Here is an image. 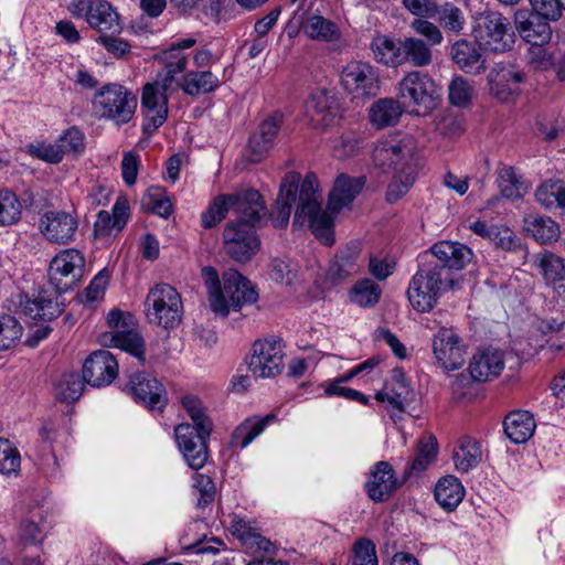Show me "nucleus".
Returning <instances> with one entry per match:
<instances>
[{
  "label": "nucleus",
  "instance_id": "12",
  "mask_svg": "<svg viewBox=\"0 0 565 565\" xmlns=\"http://www.w3.org/2000/svg\"><path fill=\"white\" fill-rule=\"evenodd\" d=\"M284 356L281 340H257L254 342L250 354L246 360L247 367L255 377H275L284 369Z\"/></svg>",
  "mask_w": 565,
  "mask_h": 565
},
{
  "label": "nucleus",
  "instance_id": "47",
  "mask_svg": "<svg viewBox=\"0 0 565 565\" xmlns=\"http://www.w3.org/2000/svg\"><path fill=\"white\" fill-rule=\"evenodd\" d=\"M164 60V75L161 79L163 90H169L173 83L178 84V75L184 74L186 71L189 61L188 56L183 52L167 49L163 52Z\"/></svg>",
  "mask_w": 565,
  "mask_h": 565
},
{
  "label": "nucleus",
  "instance_id": "4",
  "mask_svg": "<svg viewBox=\"0 0 565 565\" xmlns=\"http://www.w3.org/2000/svg\"><path fill=\"white\" fill-rule=\"evenodd\" d=\"M201 275L207 290L211 310L223 318L231 311H239L244 306L256 302L258 298L252 282L235 269L226 270L222 282L214 267H203Z\"/></svg>",
  "mask_w": 565,
  "mask_h": 565
},
{
  "label": "nucleus",
  "instance_id": "21",
  "mask_svg": "<svg viewBox=\"0 0 565 565\" xmlns=\"http://www.w3.org/2000/svg\"><path fill=\"white\" fill-rule=\"evenodd\" d=\"M281 122L282 115L280 113H274L269 115L249 137L247 148V160L249 162H259L271 149Z\"/></svg>",
  "mask_w": 565,
  "mask_h": 565
},
{
  "label": "nucleus",
  "instance_id": "32",
  "mask_svg": "<svg viewBox=\"0 0 565 565\" xmlns=\"http://www.w3.org/2000/svg\"><path fill=\"white\" fill-rule=\"evenodd\" d=\"M87 22L100 34H118L121 31L118 13L110 3L104 0L92 1L89 12H87Z\"/></svg>",
  "mask_w": 565,
  "mask_h": 565
},
{
  "label": "nucleus",
  "instance_id": "36",
  "mask_svg": "<svg viewBox=\"0 0 565 565\" xmlns=\"http://www.w3.org/2000/svg\"><path fill=\"white\" fill-rule=\"evenodd\" d=\"M405 108L394 98H381L370 108V121L376 128L394 126L398 122Z\"/></svg>",
  "mask_w": 565,
  "mask_h": 565
},
{
  "label": "nucleus",
  "instance_id": "27",
  "mask_svg": "<svg viewBox=\"0 0 565 565\" xmlns=\"http://www.w3.org/2000/svg\"><path fill=\"white\" fill-rule=\"evenodd\" d=\"M523 74L512 66H500L489 74L491 94L500 102H510L518 92Z\"/></svg>",
  "mask_w": 565,
  "mask_h": 565
},
{
  "label": "nucleus",
  "instance_id": "10",
  "mask_svg": "<svg viewBox=\"0 0 565 565\" xmlns=\"http://www.w3.org/2000/svg\"><path fill=\"white\" fill-rule=\"evenodd\" d=\"M85 258L78 249L61 250L50 263L49 279L57 294L73 289L83 278Z\"/></svg>",
  "mask_w": 565,
  "mask_h": 565
},
{
  "label": "nucleus",
  "instance_id": "55",
  "mask_svg": "<svg viewBox=\"0 0 565 565\" xmlns=\"http://www.w3.org/2000/svg\"><path fill=\"white\" fill-rule=\"evenodd\" d=\"M22 335V326L12 316L0 318V350L10 349Z\"/></svg>",
  "mask_w": 565,
  "mask_h": 565
},
{
  "label": "nucleus",
  "instance_id": "48",
  "mask_svg": "<svg viewBox=\"0 0 565 565\" xmlns=\"http://www.w3.org/2000/svg\"><path fill=\"white\" fill-rule=\"evenodd\" d=\"M382 295L381 287L372 279L364 278L354 284L350 290V300L362 308L374 307Z\"/></svg>",
  "mask_w": 565,
  "mask_h": 565
},
{
  "label": "nucleus",
  "instance_id": "58",
  "mask_svg": "<svg viewBox=\"0 0 565 565\" xmlns=\"http://www.w3.org/2000/svg\"><path fill=\"white\" fill-rule=\"evenodd\" d=\"M351 565H379L375 545L367 539H360L353 546Z\"/></svg>",
  "mask_w": 565,
  "mask_h": 565
},
{
  "label": "nucleus",
  "instance_id": "1",
  "mask_svg": "<svg viewBox=\"0 0 565 565\" xmlns=\"http://www.w3.org/2000/svg\"><path fill=\"white\" fill-rule=\"evenodd\" d=\"M364 184V177L340 174L329 194L328 206L323 210L318 178L312 172L307 173L301 182L294 226L308 223L317 239L324 245H332L334 243L333 220L335 214L355 199Z\"/></svg>",
  "mask_w": 565,
  "mask_h": 565
},
{
  "label": "nucleus",
  "instance_id": "2",
  "mask_svg": "<svg viewBox=\"0 0 565 565\" xmlns=\"http://www.w3.org/2000/svg\"><path fill=\"white\" fill-rule=\"evenodd\" d=\"M433 259L420 265L411 279L407 297L418 312H429L439 297L455 285L454 271L461 270L472 257L471 249L458 242L441 241L430 247Z\"/></svg>",
  "mask_w": 565,
  "mask_h": 565
},
{
  "label": "nucleus",
  "instance_id": "53",
  "mask_svg": "<svg viewBox=\"0 0 565 565\" xmlns=\"http://www.w3.org/2000/svg\"><path fill=\"white\" fill-rule=\"evenodd\" d=\"M475 94V87L472 82L463 78L462 76H456L451 79L448 85V98L451 105L457 107H467Z\"/></svg>",
  "mask_w": 565,
  "mask_h": 565
},
{
  "label": "nucleus",
  "instance_id": "14",
  "mask_svg": "<svg viewBox=\"0 0 565 565\" xmlns=\"http://www.w3.org/2000/svg\"><path fill=\"white\" fill-rule=\"evenodd\" d=\"M168 90L161 83H147L142 88L141 110L143 114L142 131L152 135L168 118Z\"/></svg>",
  "mask_w": 565,
  "mask_h": 565
},
{
  "label": "nucleus",
  "instance_id": "31",
  "mask_svg": "<svg viewBox=\"0 0 565 565\" xmlns=\"http://www.w3.org/2000/svg\"><path fill=\"white\" fill-rule=\"evenodd\" d=\"M358 247H349L335 255L326 271V280L335 286L360 270Z\"/></svg>",
  "mask_w": 565,
  "mask_h": 565
},
{
  "label": "nucleus",
  "instance_id": "50",
  "mask_svg": "<svg viewBox=\"0 0 565 565\" xmlns=\"http://www.w3.org/2000/svg\"><path fill=\"white\" fill-rule=\"evenodd\" d=\"M84 382L77 373L63 374L55 385L56 399L64 403L77 401L83 394Z\"/></svg>",
  "mask_w": 565,
  "mask_h": 565
},
{
  "label": "nucleus",
  "instance_id": "61",
  "mask_svg": "<svg viewBox=\"0 0 565 565\" xmlns=\"http://www.w3.org/2000/svg\"><path fill=\"white\" fill-rule=\"evenodd\" d=\"M28 153L49 163H60L63 160L62 150L57 143L36 142L26 146Z\"/></svg>",
  "mask_w": 565,
  "mask_h": 565
},
{
  "label": "nucleus",
  "instance_id": "25",
  "mask_svg": "<svg viewBox=\"0 0 565 565\" xmlns=\"http://www.w3.org/2000/svg\"><path fill=\"white\" fill-rule=\"evenodd\" d=\"M504 365L505 360L502 351L486 349L473 355L469 364V372L475 381L486 382L499 376Z\"/></svg>",
  "mask_w": 565,
  "mask_h": 565
},
{
  "label": "nucleus",
  "instance_id": "20",
  "mask_svg": "<svg viewBox=\"0 0 565 565\" xmlns=\"http://www.w3.org/2000/svg\"><path fill=\"white\" fill-rule=\"evenodd\" d=\"M301 177L298 172H288L279 189L278 196L271 213L267 214V220L270 218L274 227L285 228L290 218L292 204L299 199Z\"/></svg>",
  "mask_w": 565,
  "mask_h": 565
},
{
  "label": "nucleus",
  "instance_id": "30",
  "mask_svg": "<svg viewBox=\"0 0 565 565\" xmlns=\"http://www.w3.org/2000/svg\"><path fill=\"white\" fill-rule=\"evenodd\" d=\"M450 55L454 63L466 73L477 75L484 70V60L476 42L463 39L456 41L451 45Z\"/></svg>",
  "mask_w": 565,
  "mask_h": 565
},
{
  "label": "nucleus",
  "instance_id": "59",
  "mask_svg": "<svg viewBox=\"0 0 565 565\" xmlns=\"http://www.w3.org/2000/svg\"><path fill=\"white\" fill-rule=\"evenodd\" d=\"M411 28L420 36L426 39V43L430 45H440L444 41V35L439 24L418 18L411 23Z\"/></svg>",
  "mask_w": 565,
  "mask_h": 565
},
{
  "label": "nucleus",
  "instance_id": "42",
  "mask_svg": "<svg viewBox=\"0 0 565 565\" xmlns=\"http://www.w3.org/2000/svg\"><path fill=\"white\" fill-rule=\"evenodd\" d=\"M275 419V415L269 414L263 418H247L238 425L232 435V445L242 449L246 448L264 429Z\"/></svg>",
  "mask_w": 565,
  "mask_h": 565
},
{
  "label": "nucleus",
  "instance_id": "23",
  "mask_svg": "<svg viewBox=\"0 0 565 565\" xmlns=\"http://www.w3.org/2000/svg\"><path fill=\"white\" fill-rule=\"evenodd\" d=\"M548 22L525 9L514 13V23L520 36L532 45H543L550 41L552 30Z\"/></svg>",
  "mask_w": 565,
  "mask_h": 565
},
{
  "label": "nucleus",
  "instance_id": "29",
  "mask_svg": "<svg viewBox=\"0 0 565 565\" xmlns=\"http://www.w3.org/2000/svg\"><path fill=\"white\" fill-rule=\"evenodd\" d=\"M374 61L386 67L403 65V40L385 34L375 35L370 43Z\"/></svg>",
  "mask_w": 565,
  "mask_h": 565
},
{
  "label": "nucleus",
  "instance_id": "28",
  "mask_svg": "<svg viewBox=\"0 0 565 565\" xmlns=\"http://www.w3.org/2000/svg\"><path fill=\"white\" fill-rule=\"evenodd\" d=\"M221 79L210 70L185 72L178 81V87L190 97H199L215 92Z\"/></svg>",
  "mask_w": 565,
  "mask_h": 565
},
{
  "label": "nucleus",
  "instance_id": "62",
  "mask_svg": "<svg viewBox=\"0 0 565 565\" xmlns=\"http://www.w3.org/2000/svg\"><path fill=\"white\" fill-rule=\"evenodd\" d=\"M354 375L352 373H349L348 375L337 380L335 382L329 384L326 388V394L327 395H337V396H341V397H344L347 399H350V401H356L361 404H367L369 402V398L362 394L361 392L356 391V390H353V388H350V387H345V386H342L341 383L345 382V381H349L350 379H352Z\"/></svg>",
  "mask_w": 565,
  "mask_h": 565
},
{
  "label": "nucleus",
  "instance_id": "24",
  "mask_svg": "<svg viewBox=\"0 0 565 565\" xmlns=\"http://www.w3.org/2000/svg\"><path fill=\"white\" fill-rule=\"evenodd\" d=\"M21 312L33 320H53L64 310L63 303L53 299L47 290H39L33 298L28 296L20 299Z\"/></svg>",
  "mask_w": 565,
  "mask_h": 565
},
{
  "label": "nucleus",
  "instance_id": "43",
  "mask_svg": "<svg viewBox=\"0 0 565 565\" xmlns=\"http://www.w3.org/2000/svg\"><path fill=\"white\" fill-rule=\"evenodd\" d=\"M437 456V441L434 436H428L419 440L416 456L407 463L404 472V479L412 476H418L425 471Z\"/></svg>",
  "mask_w": 565,
  "mask_h": 565
},
{
  "label": "nucleus",
  "instance_id": "15",
  "mask_svg": "<svg viewBox=\"0 0 565 565\" xmlns=\"http://www.w3.org/2000/svg\"><path fill=\"white\" fill-rule=\"evenodd\" d=\"M433 352L437 365L446 371L458 370L466 361V345L452 329H439L433 339Z\"/></svg>",
  "mask_w": 565,
  "mask_h": 565
},
{
  "label": "nucleus",
  "instance_id": "13",
  "mask_svg": "<svg viewBox=\"0 0 565 565\" xmlns=\"http://www.w3.org/2000/svg\"><path fill=\"white\" fill-rule=\"evenodd\" d=\"M255 227L244 222H228L223 231V247L226 255L238 263L250 260L260 246Z\"/></svg>",
  "mask_w": 565,
  "mask_h": 565
},
{
  "label": "nucleus",
  "instance_id": "33",
  "mask_svg": "<svg viewBox=\"0 0 565 565\" xmlns=\"http://www.w3.org/2000/svg\"><path fill=\"white\" fill-rule=\"evenodd\" d=\"M334 105L335 100L328 90L316 89L306 102V110L315 125L327 127L335 119Z\"/></svg>",
  "mask_w": 565,
  "mask_h": 565
},
{
  "label": "nucleus",
  "instance_id": "26",
  "mask_svg": "<svg viewBox=\"0 0 565 565\" xmlns=\"http://www.w3.org/2000/svg\"><path fill=\"white\" fill-rule=\"evenodd\" d=\"M414 397L415 393L401 370H394L392 381L385 384L383 391L375 394L376 401L387 402L398 412H403L405 406L414 401Z\"/></svg>",
  "mask_w": 565,
  "mask_h": 565
},
{
  "label": "nucleus",
  "instance_id": "7",
  "mask_svg": "<svg viewBox=\"0 0 565 565\" xmlns=\"http://www.w3.org/2000/svg\"><path fill=\"white\" fill-rule=\"evenodd\" d=\"M397 96L405 109L418 116L430 114L440 99V93L434 79L418 71L407 73L399 81Z\"/></svg>",
  "mask_w": 565,
  "mask_h": 565
},
{
  "label": "nucleus",
  "instance_id": "18",
  "mask_svg": "<svg viewBox=\"0 0 565 565\" xmlns=\"http://www.w3.org/2000/svg\"><path fill=\"white\" fill-rule=\"evenodd\" d=\"M126 391L135 401L150 409L161 411L167 403V393L162 384L146 372H137L130 376Z\"/></svg>",
  "mask_w": 565,
  "mask_h": 565
},
{
  "label": "nucleus",
  "instance_id": "3",
  "mask_svg": "<svg viewBox=\"0 0 565 565\" xmlns=\"http://www.w3.org/2000/svg\"><path fill=\"white\" fill-rule=\"evenodd\" d=\"M181 403L193 424H179L174 428L175 441L188 466L199 470L207 461V441L213 430V423L199 397L186 395L182 397Z\"/></svg>",
  "mask_w": 565,
  "mask_h": 565
},
{
  "label": "nucleus",
  "instance_id": "5",
  "mask_svg": "<svg viewBox=\"0 0 565 565\" xmlns=\"http://www.w3.org/2000/svg\"><path fill=\"white\" fill-rule=\"evenodd\" d=\"M374 166L385 173L419 170L416 141L408 135H395L377 141L373 149Z\"/></svg>",
  "mask_w": 565,
  "mask_h": 565
},
{
  "label": "nucleus",
  "instance_id": "57",
  "mask_svg": "<svg viewBox=\"0 0 565 565\" xmlns=\"http://www.w3.org/2000/svg\"><path fill=\"white\" fill-rule=\"evenodd\" d=\"M20 454L12 444L0 437V473L10 475L20 468Z\"/></svg>",
  "mask_w": 565,
  "mask_h": 565
},
{
  "label": "nucleus",
  "instance_id": "16",
  "mask_svg": "<svg viewBox=\"0 0 565 565\" xmlns=\"http://www.w3.org/2000/svg\"><path fill=\"white\" fill-rule=\"evenodd\" d=\"M405 479L399 480L393 466L387 461H377L370 469L364 490L370 500L375 503L388 501L403 486Z\"/></svg>",
  "mask_w": 565,
  "mask_h": 565
},
{
  "label": "nucleus",
  "instance_id": "38",
  "mask_svg": "<svg viewBox=\"0 0 565 565\" xmlns=\"http://www.w3.org/2000/svg\"><path fill=\"white\" fill-rule=\"evenodd\" d=\"M103 342L126 351L142 362L145 361L142 338L134 329L127 328L106 333L103 335Z\"/></svg>",
  "mask_w": 565,
  "mask_h": 565
},
{
  "label": "nucleus",
  "instance_id": "63",
  "mask_svg": "<svg viewBox=\"0 0 565 565\" xmlns=\"http://www.w3.org/2000/svg\"><path fill=\"white\" fill-rule=\"evenodd\" d=\"M182 541L186 550H192L196 554L203 555H216L221 551V547L224 545L223 542L216 537L205 540V536L203 539L190 542L189 532H185V534L182 537Z\"/></svg>",
  "mask_w": 565,
  "mask_h": 565
},
{
  "label": "nucleus",
  "instance_id": "56",
  "mask_svg": "<svg viewBox=\"0 0 565 565\" xmlns=\"http://www.w3.org/2000/svg\"><path fill=\"white\" fill-rule=\"evenodd\" d=\"M58 148L62 150V157L65 153H82L85 149V136L76 127L65 130L56 140Z\"/></svg>",
  "mask_w": 565,
  "mask_h": 565
},
{
  "label": "nucleus",
  "instance_id": "9",
  "mask_svg": "<svg viewBox=\"0 0 565 565\" xmlns=\"http://www.w3.org/2000/svg\"><path fill=\"white\" fill-rule=\"evenodd\" d=\"M476 39L493 52H507L513 47L514 33L508 18L498 11L487 10L476 18Z\"/></svg>",
  "mask_w": 565,
  "mask_h": 565
},
{
  "label": "nucleus",
  "instance_id": "60",
  "mask_svg": "<svg viewBox=\"0 0 565 565\" xmlns=\"http://www.w3.org/2000/svg\"><path fill=\"white\" fill-rule=\"evenodd\" d=\"M18 540L21 545H39L44 540L42 527L30 519L21 521L18 530Z\"/></svg>",
  "mask_w": 565,
  "mask_h": 565
},
{
  "label": "nucleus",
  "instance_id": "40",
  "mask_svg": "<svg viewBox=\"0 0 565 565\" xmlns=\"http://www.w3.org/2000/svg\"><path fill=\"white\" fill-rule=\"evenodd\" d=\"M524 230L541 244L556 242L561 234L558 224L544 215H527L524 217Z\"/></svg>",
  "mask_w": 565,
  "mask_h": 565
},
{
  "label": "nucleus",
  "instance_id": "45",
  "mask_svg": "<svg viewBox=\"0 0 565 565\" xmlns=\"http://www.w3.org/2000/svg\"><path fill=\"white\" fill-rule=\"evenodd\" d=\"M403 64L411 63L415 67H425L433 62L430 46L419 38L407 36L403 40Z\"/></svg>",
  "mask_w": 565,
  "mask_h": 565
},
{
  "label": "nucleus",
  "instance_id": "22",
  "mask_svg": "<svg viewBox=\"0 0 565 565\" xmlns=\"http://www.w3.org/2000/svg\"><path fill=\"white\" fill-rule=\"evenodd\" d=\"M77 220L65 211H49L41 220L44 236L56 244H67L77 230Z\"/></svg>",
  "mask_w": 565,
  "mask_h": 565
},
{
  "label": "nucleus",
  "instance_id": "46",
  "mask_svg": "<svg viewBox=\"0 0 565 565\" xmlns=\"http://www.w3.org/2000/svg\"><path fill=\"white\" fill-rule=\"evenodd\" d=\"M540 274L548 285L563 287L565 281V265L563 260L551 253L540 254L535 260Z\"/></svg>",
  "mask_w": 565,
  "mask_h": 565
},
{
  "label": "nucleus",
  "instance_id": "8",
  "mask_svg": "<svg viewBox=\"0 0 565 565\" xmlns=\"http://www.w3.org/2000/svg\"><path fill=\"white\" fill-rule=\"evenodd\" d=\"M145 305L147 307V318L151 323L169 329L174 328L181 321V297L168 284H158L150 289Z\"/></svg>",
  "mask_w": 565,
  "mask_h": 565
},
{
  "label": "nucleus",
  "instance_id": "39",
  "mask_svg": "<svg viewBox=\"0 0 565 565\" xmlns=\"http://www.w3.org/2000/svg\"><path fill=\"white\" fill-rule=\"evenodd\" d=\"M463 497L465 488L460 480L454 476L441 478L435 487V499L447 511H454Z\"/></svg>",
  "mask_w": 565,
  "mask_h": 565
},
{
  "label": "nucleus",
  "instance_id": "64",
  "mask_svg": "<svg viewBox=\"0 0 565 565\" xmlns=\"http://www.w3.org/2000/svg\"><path fill=\"white\" fill-rule=\"evenodd\" d=\"M530 13L537 14L547 21H556L562 14L559 0H529Z\"/></svg>",
  "mask_w": 565,
  "mask_h": 565
},
{
  "label": "nucleus",
  "instance_id": "17",
  "mask_svg": "<svg viewBox=\"0 0 565 565\" xmlns=\"http://www.w3.org/2000/svg\"><path fill=\"white\" fill-rule=\"evenodd\" d=\"M232 210L237 216L234 222H244L253 226L267 223L268 210L262 194L255 189H241L231 193Z\"/></svg>",
  "mask_w": 565,
  "mask_h": 565
},
{
  "label": "nucleus",
  "instance_id": "44",
  "mask_svg": "<svg viewBox=\"0 0 565 565\" xmlns=\"http://www.w3.org/2000/svg\"><path fill=\"white\" fill-rule=\"evenodd\" d=\"M302 28L305 34L315 41L334 42L341 38L338 24L319 14L309 17Z\"/></svg>",
  "mask_w": 565,
  "mask_h": 565
},
{
  "label": "nucleus",
  "instance_id": "51",
  "mask_svg": "<svg viewBox=\"0 0 565 565\" xmlns=\"http://www.w3.org/2000/svg\"><path fill=\"white\" fill-rule=\"evenodd\" d=\"M22 214V204L10 190H0V227L18 223Z\"/></svg>",
  "mask_w": 565,
  "mask_h": 565
},
{
  "label": "nucleus",
  "instance_id": "19",
  "mask_svg": "<svg viewBox=\"0 0 565 565\" xmlns=\"http://www.w3.org/2000/svg\"><path fill=\"white\" fill-rule=\"evenodd\" d=\"M83 380L93 387H103L113 383L118 375V362L107 350L89 354L83 365Z\"/></svg>",
  "mask_w": 565,
  "mask_h": 565
},
{
  "label": "nucleus",
  "instance_id": "35",
  "mask_svg": "<svg viewBox=\"0 0 565 565\" xmlns=\"http://www.w3.org/2000/svg\"><path fill=\"white\" fill-rule=\"evenodd\" d=\"M535 420L527 411L511 412L503 420L507 437L514 444L527 441L535 431Z\"/></svg>",
  "mask_w": 565,
  "mask_h": 565
},
{
  "label": "nucleus",
  "instance_id": "54",
  "mask_svg": "<svg viewBox=\"0 0 565 565\" xmlns=\"http://www.w3.org/2000/svg\"><path fill=\"white\" fill-rule=\"evenodd\" d=\"M418 171L404 173H393V180L387 186L386 200L390 203H395L403 195L407 193L409 188L414 184Z\"/></svg>",
  "mask_w": 565,
  "mask_h": 565
},
{
  "label": "nucleus",
  "instance_id": "52",
  "mask_svg": "<svg viewBox=\"0 0 565 565\" xmlns=\"http://www.w3.org/2000/svg\"><path fill=\"white\" fill-rule=\"evenodd\" d=\"M232 209L231 194H220L210 204L206 211L201 214V225L204 228H212L223 218L228 210Z\"/></svg>",
  "mask_w": 565,
  "mask_h": 565
},
{
  "label": "nucleus",
  "instance_id": "49",
  "mask_svg": "<svg viewBox=\"0 0 565 565\" xmlns=\"http://www.w3.org/2000/svg\"><path fill=\"white\" fill-rule=\"evenodd\" d=\"M497 181L500 193L505 199H519L527 191V186L522 179L518 177L514 169L509 166L500 168Z\"/></svg>",
  "mask_w": 565,
  "mask_h": 565
},
{
  "label": "nucleus",
  "instance_id": "41",
  "mask_svg": "<svg viewBox=\"0 0 565 565\" xmlns=\"http://www.w3.org/2000/svg\"><path fill=\"white\" fill-rule=\"evenodd\" d=\"M481 457L480 445L469 437L461 438L452 452L455 467L462 473L476 468L481 461Z\"/></svg>",
  "mask_w": 565,
  "mask_h": 565
},
{
  "label": "nucleus",
  "instance_id": "37",
  "mask_svg": "<svg viewBox=\"0 0 565 565\" xmlns=\"http://www.w3.org/2000/svg\"><path fill=\"white\" fill-rule=\"evenodd\" d=\"M431 19L436 20L447 33L456 35L460 34L467 24L463 10L450 1L437 4Z\"/></svg>",
  "mask_w": 565,
  "mask_h": 565
},
{
  "label": "nucleus",
  "instance_id": "11",
  "mask_svg": "<svg viewBox=\"0 0 565 565\" xmlns=\"http://www.w3.org/2000/svg\"><path fill=\"white\" fill-rule=\"evenodd\" d=\"M341 85L353 98H371L380 90L377 70L369 62L351 61L341 71Z\"/></svg>",
  "mask_w": 565,
  "mask_h": 565
},
{
  "label": "nucleus",
  "instance_id": "34",
  "mask_svg": "<svg viewBox=\"0 0 565 565\" xmlns=\"http://www.w3.org/2000/svg\"><path fill=\"white\" fill-rule=\"evenodd\" d=\"M231 531L242 544L253 552H269L271 543L264 537L255 522L235 516L231 523Z\"/></svg>",
  "mask_w": 565,
  "mask_h": 565
},
{
  "label": "nucleus",
  "instance_id": "6",
  "mask_svg": "<svg viewBox=\"0 0 565 565\" xmlns=\"http://www.w3.org/2000/svg\"><path fill=\"white\" fill-rule=\"evenodd\" d=\"M92 104L100 119L121 126L134 118L138 99L137 95L124 85L109 83L95 93Z\"/></svg>",
  "mask_w": 565,
  "mask_h": 565
}]
</instances>
